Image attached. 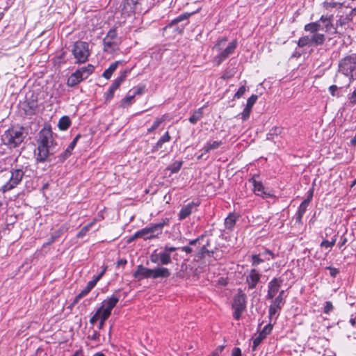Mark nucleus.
Here are the masks:
<instances>
[{
    "label": "nucleus",
    "instance_id": "nucleus-1",
    "mask_svg": "<svg viewBox=\"0 0 356 356\" xmlns=\"http://www.w3.org/2000/svg\"><path fill=\"white\" fill-rule=\"evenodd\" d=\"M59 149L56 142L54 141L50 130H42L38 140L36 155L37 162L43 163L47 161L49 155L55 154Z\"/></svg>",
    "mask_w": 356,
    "mask_h": 356
},
{
    "label": "nucleus",
    "instance_id": "nucleus-2",
    "mask_svg": "<svg viewBox=\"0 0 356 356\" xmlns=\"http://www.w3.org/2000/svg\"><path fill=\"white\" fill-rule=\"evenodd\" d=\"M169 225V218H162L156 223L150 224L149 226L138 230L129 240V242H131L138 238H142L145 241L158 238L163 233V227L165 226H168Z\"/></svg>",
    "mask_w": 356,
    "mask_h": 356
},
{
    "label": "nucleus",
    "instance_id": "nucleus-3",
    "mask_svg": "<svg viewBox=\"0 0 356 356\" xmlns=\"http://www.w3.org/2000/svg\"><path fill=\"white\" fill-rule=\"evenodd\" d=\"M333 15H321L318 21L308 23L305 25L304 30L310 33H318L321 30L325 32L336 34L337 33V28L332 24Z\"/></svg>",
    "mask_w": 356,
    "mask_h": 356
},
{
    "label": "nucleus",
    "instance_id": "nucleus-4",
    "mask_svg": "<svg viewBox=\"0 0 356 356\" xmlns=\"http://www.w3.org/2000/svg\"><path fill=\"white\" fill-rule=\"evenodd\" d=\"M338 72L341 73L348 80L346 87H349L354 81V74L356 72V54L348 55L341 58L338 65Z\"/></svg>",
    "mask_w": 356,
    "mask_h": 356
},
{
    "label": "nucleus",
    "instance_id": "nucleus-5",
    "mask_svg": "<svg viewBox=\"0 0 356 356\" xmlns=\"http://www.w3.org/2000/svg\"><path fill=\"white\" fill-rule=\"evenodd\" d=\"M25 138L22 127H11L1 135V141L9 149H14L20 145Z\"/></svg>",
    "mask_w": 356,
    "mask_h": 356
},
{
    "label": "nucleus",
    "instance_id": "nucleus-6",
    "mask_svg": "<svg viewBox=\"0 0 356 356\" xmlns=\"http://www.w3.org/2000/svg\"><path fill=\"white\" fill-rule=\"evenodd\" d=\"M75 64H83L88 61L90 55L89 44L86 42L78 40L72 46L70 50Z\"/></svg>",
    "mask_w": 356,
    "mask_h": 356
},
{
    "label": "nucleus",
    "instance_id": "nucleus-7",
    "mask_svg": "<svg viewBox=\"0 0 356 356\" xmlns=\"http://www.w3.org/2000/svg\"><path fill=\"white\" fill-rule=\"evenodd\" d=\"M227 38L224 37L218 40L213 47V49L220 51L219 54L215 57V60L218 65H220L222 61L231 56L234 52L237 47V40H234L230 42L224 49H222V46L227 42Z\"/></svg>",
    "mask_w": 356,
    "mask_h": 356
},
{
    "label": "nucleus",
    "instance_id": "nucleus-8",
    "mask_svg": "<svg viewBox=\"0 0 356 356\" xmlns=\"http://www.w3.org/2000/svg\"><path fill=\"white\" fill-rule=\"evenodd\" d=\"M95 67L92 65L88 64L86 66L77 69L72 73L67 81L69 87H74L82 81L86 79L94 72Z\"/></svg>",
    "mask_w": 356,
    "mask_h": 356
},
{
    "label": "nucleus",
    "instance_id": "nucleus-9",
    "mask_svg": "<svg viewBox=\"0 0 356 356\" xmlns=\"http://www.w3.org/2000/svg\"><path fill=\"white\" fill-rule=\"evenodd\" d=\"M247 296L245 293L241 289L238 290V293L234 296L232 303V308L234 309L233 317L236 320H239L242 313L246 308Z\"/></svg>",
    "mask_w": 356,
    "mask_h": 356
},
{
    "label": "nucleus",
    "instance_id": "nucleus-10",
    "mask_svg": "<svg viewBox=\"0 0 356 356\" xmlns=\"http://www.w3.org/2000/svg\"><path fill=\"white\" fill-rule=\"evenodd\" d=\"M259 175H254L249 179L248 181L253 186L252 191L255 195L262 197L263 199L272 198L275 197L272 190L266 188L261 181L257 180Z\"/></svg>",
    "mask_w": 356,
    "mask_h": 356
},
{
    "label": "nucleus",
    "instance_id": "nucleus-11",
    "mask_svg": "<svg viewBox=\"0 0 356 356\" xmlns=\"http://www.w3.org/2000/svg\"><path fill=\"white\" fill-rule=\"evenodd\" d=\"M24 173L25 172L22 169H11L10 177L9 180L2 186L1 191L4 193L15 188L21 183Z\"/></svg>",
    "mask_w": 356,
    "mask_h": 356
},
{
    "label": "nucleus",
    "instance_id": "nucleus-12",
    "mask_svg": "<svg viewBox=\"0 0 356 356\" xmlns=\"http://www.w3.org/2000/svg\"><path fill=\"white\" fill-rule=\"evenodd\" d=\"M104 51L108 54H113L118 49L120 41L115 29L109 30L103 40Z\"/></svg>",
    "mask_w": 356,
    "mask_h": 356
},
{
    "label": "nucleus",
    "instance_id": "nucleus-13",
    "mask_svg": "<svg viewBox=\"0 0 356 356\" xmlns=\"http://www.w3.org/2000/svg\"><path fill=\"white\" fill-rule=\"evenodd\" d=\"M284 294V291H281L279 293V295L273 300L272 304L270 305L268 309V318L270 321H272L275 315H277L275 318V320H277L280 314V312L285 303Z\"/></svg>",
    "mask_w": 356,
    "mask_h": 356
},
{
    "label": "nucleus",
    "instance_id": "nucleus-14",
    "mask_svg": "<svg viewBox=\"0 0 356 356\" xmlns=\"http://www.w3.org/2000/svg\"><path fill=\"white\" fill-rule=\"evenodd\" d=\"M120 300V297L116 294H113L111 297L105 299L102 302V306L97 309L103 313V316H111L112 309L116 306Z\"/></svg>",
    "mask_w": 356,
    "mask_h": 356
},
{
    "label": "nucleus",
    "instance_id": "nucleus-15",
    "mask_svg": "<svg viewBox=\"0 0 356 356\" xmlns=\"http://www.w3.org/2000/svg\"><path fill=\"white\" fill-rule=\"evenodd\" d=\"M177 249L179 248L165 245L161 250L159 252L161 265L165 266L170 264L172 262L171 254Z\"/></svg>",
    "mask_w": 356,
    "mask_h": 356
},
{
    "label": "nucleus",
    "instance_id": "nucleus-16",
    "mask_svg": "<svg viewBox=\"0 0 356 356\" xmlns=\"http://www.w3.org/2000/svg\"><path fill=\"white\" fill-rule=\"evenodd\" d=\"M260 278L261 274L255 268L251 269L245 278V282L248 285V289L252 290L256 288L257 284L260 281Z\"/></svg>",
    "mask_w": 356,
    "mask_h": 356
},
{
    "label": "nucleus",
    "instance_id": "nucleus-17",
    "mask_svg": "<svg viewBox=\"0 0 356 356\" xmlns=\"http://www.w3.org/2000/svg\"><path fill=\"white\" fill-rule=\"evenodd\" d=\"M275 257V254L270 250L266 249L264 252H263L260 254H252L251 258V264L253 266H257L259 264L264 261V260H270L271 259H274Z\"/></svg>",
    "mask_w": 356,
    "mask_h": 356
},
{
    "label": "nucleus",
    "instance_id": "nucleus-18",
    "mask_svg": "<svg viewBox=\"0 0 356 356\" xmlns=\"http://www.w3.org/2000/svg\"><path fill=\"white\" fill-rule=\"evenodd\" d=\"M282 283V280L276 277H274L271 281H270L268 284L267 299L273 300L274 298L276 293L278 292Z\"/></svg>",
    "mask_w": 356,
    "mask_h": 356
},
{
    "label": "nucleus",
    "instance_id": "nucleus-19",
    "mask_svg": "<svg viewBox=\"0 0 356 356\" xmlns=\"http://www.w3.org/2000/svg\"><path fill=\"white\" fill-rule=\"evenodd\" d=\"M200 202H191L188 203L187 204L182 207L181 210L179 211V213L178 214L179 219L180 220H183L185 218H186L188 216H189L192 212L197 209V207H199Z\"/></svg>",
    "mask_w": 356,
    "mask_h": 356
},
{
    "label": "nucleus",
    "instance_id": "nucleus-20",
    "mask_svg": "<svg viewBox=\"0 0 356 356\" xmlns=\"http://www.w3.org/2000/svg\"><path fill=\"white\" fill-rule=\"evenodd\" d=\"M152 269L146 268L143 265H138L136 267V271L133 273V277L138 281L144 279L151 278Z\"/></svg>",
    "mask_w": 356,
    "mask_h": 356
},
{
    "label": "nucleus",
    "instance_id": "nucleus-21",
    "mask_svg": "<svg viewBox=\"0 0 356 356\" xmlns=\"http://www.w3.org/2000/svg\"><path fill=\"white\" fill-rule=\"evenodd\" d=\"M151 273V278L154 280L159 278L166 279L171 275L170 270L163 266H157L152 269Z\"/></svg>",
    "mask_w": 356,
    "mask_h": 356
},
{
    "label": "nucleus",
    "instance_id": "nucleus-22",
    "mask_svg": "<svg viewBox=\"0 0 356 356\" xmlns=\"http://www.w3.org/2000/svg\"><path fill=\"white\" fill-rule=\"evenodd\" d=\"M309 204H308V201H302L300 206L298 208V210L294 216V219L296 222L299 224H302V217L306 212L307 207H309Z\"/></svg>",
    "mask_w": 356,
    "mask_h": 356
},
{
    "label": "nucleus",
    "instance_id": "nucleus-23",
    "mask_svg": "<svg viewBox=\"0 0 356 356\" xmlns=\"http://www.w3.org/2000/svg\"><path fill=\"white\" fill-rule=\"evenodd\" d=\"M190 16V14L188 13H183L178 17H177L175 19L171 21V22L168 25L167 27H172L173 26L179 24L180 22H185V23L182 24L180 27V31H181L185 25L188 24V18Z\"/></svg>",
    "mask_w": 356,
    "mask_h": 356
},
{
    "label": "nucleus",
    "instance_id": "nucleus-24",
    "mask_svg": "<svg viewBox=\"0 0 356 356\" xmlns=\"http://www.w3.org/2000/svg\"><path fill=\"white\" fill-rule=\"evenodd\" d=\"M97 283L93 279L89 281L86 286L76 296L74 302H78L82 298L86 296L95 287Z\"/></svg>",
    "mask_w": 356,
    "mask_h": 356
},
{
    "label": "nucleus",
    "instance_id": "nucleus-25",
    "mask_svg": "<svg viewBox=\"0 0 356 356\" xmlns=\"http://www.w3.org/2000/svg\"><path fill=\"white\" fill-rule=\"evenodd\" d=\"M309 35L310 45L312 46H320L322 45L325 41V36L323 33H312Z\"/></svg>",
    "mask_w": 356,
    "mask_h": 356
},
{
    "label": "nucleus",
    "instance_id": "nucleus-26",
    "mask_svg": "<svg viewBox=\"0 0 356 356\" xmlns=\"http://www.w3.org/2000/svg\"><path fill=\"white\" fill-rule=\"evenodd\" d=\"M38 108V102L36 99L26 100L24 110L26 115H31L35 113Z\"/></svg>",
    "mask_w": 356,
    "mask_h": 356
},
{
    "label": "nucleus",
    "instance_id": "nucleus-27",
    "mask_svg": "<svg viewBox=\"0 0 356 356\" xmlns=\"http://www.w3.org/2000/svg\"><path fill=\"white\" fill-rule=\"evenodd\" d=\"M171 139V137L168 133V131H166L157 141V143L152 147V152H155L158 151L159 149H161L163 146V145L165 143L169 142Z\"/></svg>",
    "mask_w": 356,
    "mask_h": 356
},
{
    "label": "nucleus",
    "instance_id": "nucleus-28",
    "mask_svg": "<svg viewBox=\"0 0 356 356\" xmlns=\"http://www.w3.org/2000/svg\"><path fill=\"white\" fill-rule=\"evenodd\" d=\"M122 61L121 60H117L114 63H112L110 66L104 72L102 76L105 78L106 79H109L113 72L117 70L118 65L121 64Z\"/></svg>",
    "mask_w": 356,
    "mask_h": 356
},
{
    "label": "nucleus",
    "instance_id": "nucleus-29",
    "mask_svg": "<svg viewBox=\"0 0 356 356\" xmlns=\"http://www.w3.org/2000/svg\"><path fill=\"white\" fill-rule=\"evenodd\" d=\"M238 216L235 213H229L228 216L225 219V227L226 229L232 230Z\"/></svg>",
    "mask_w": 356,
    "mask_h": 356
},
{
    "label": "nucleus",
    "instance_id": "nucleus-30",
    "mask_svg": "<svg viewBox=\"0 0 356 356\" xmlns=\"http://www.w3.org/2000/svg\"><path fill=\"white\" fill-rule=\"evenodd\" d=\"M222 144V141H208L202 147V151L208 153L211 150L218 149Z\"/></svg>",
    "mask_w": 356,
    "mask_h": 356
},
{
    "label": "nucleus",
    "instance_id": "nucleus-31",
    "mask_svg": "<svg viewBox=\"0 0 356 356\" xmlns=\"http://www.w3.org/2000/svg\"><path fill=\"white\" fill-rule=\"evenodd\" d=\"M119 87H120V86L113 81V82L110 86L107 92L104 94L105 100L106 102H109L113 99L115 90Z\"/></svg>",
    "mask_w": 356,
    "mask_h": 356
},
{
    "label": "nucleus",
    "instance_id": "nucleus-32",
    "mask_svg": "<svg viewBox=\"0 0 356 356\" xmlns=\"http://www.w3.org/2000/svg\"><path fill=\"white\" fill-rule=\"evenodd\" d=\"M334 81L336 83H337L339 84V86H337V85H332V86H330L329 87V92H330V94L332 96H339L338 94L336 93L337 90L339 88H343V87H346V85L343 86L341 84V82L340 81V77L339 76L338 74L336 75Z\"/></svg>",
    "mask_w": 356,
    "mask_h": 356
},
{
    "label": "nucleus",
    "instance_id": "nucleus-33",
    "mask_svg": "<svg viewBox=\"0 0 356 356\" xmlns=\"http://www.w3.org/2000/svg\"><path fill=\"white\" fill-rule=\"evenodd\" d=\"M203 116V107L199 108L197 110L194 111L189 118V122L191 124H196L199 120Z\"/></svg>",
    "mask_w": 356,
    "mask_h": 356
},
{
    "label": "nucleus",
    "instance_id": "nucleus-34",
    "mask_svg": "<svg viewBox=\"0 0 356 356\" xmlns=\"http://www.w3.org/2000/svg\"><path fill=\"white\" fill-rule=\"evenodd\" d=\"M71 124L70 119L68 116L64 115L58 121V128L60 130L65 131L67 130Z\"/></svg>",
    "mask_w": 356,
    "mask_h": 356
},
{
    "label": "nucleus",
    "instance_id": "nucleus-35",
    "mask_svg": "<svg viewBox=\"0 0 356 356\" xmlns=\"http://www.w3.org/2000/svg\"><path fill=\"white\" fill-rule=\"evenodd\" d=\"M183 164V161H176L170 165L167 170H170L172 174L177 173L179 171Z\"/></svg>",
    "mask_w": 356,
    "mask_h": 356
},
{
    "label": "nucleus",
    "instance_id": "nucleus-36",
    "mask_svg": "<svg viewBox=\"0 0 356 356\" xmlns=\"http://www.w3.org/2000/svg\"><path fill=\"white\" fill-rule=\"evenodd\" d=\"M131 72L130 68H126L125 70L120 72V74L118 77H117L114 81L118 83L119 86L122 84V83L126 79L127 74Z\"/></svg>",
    "mask_w": 356,
    "mask_h": 356
},
{
    "label": "nucleus",
    "instance_id": "nucleus-37",
    "mask_svg": "<svg viewBox=\"0 0 356 356\" xmlns=\"http://www.w3.org/2000/svg\"><path fill=\"white\" fill-rule=\"evenodd\" d=\"M95 221L93 220L92 222L83 227L77 233L76 237L79 238H83L95 224Z\"/></svg>",
    "mask_w": 356,
    "mask_h": 356
},
{
    "label": "nucleus",
    "instance_id": "nucleus-38",
    "mask_svg": "<svg viewBox=\"0 0 356 356\" xmlns=\"http://www.w3.org/2000/svg\"><path fill=\"white\" fill-rule=\"evenodd\" d=\"M298 46L299 47H304L306 46L311 47L309 35H305L300 38L298 41Z\"/></svg>",
    "mask_w": 356,
    "mask_h": 356
},
{
    "label": "nucleus",
    "instance_id": "nucleus-39",
    "mask_svg": "<svg viewBox=\"0 0 356 356\" xmlns=\"http://www.w3.org/2000/svg\"><path fill=\"white\" fill-rule=\"evenodd\" d=\"M68 229V225L67 224L63 225L58 230L55 231L52 235L56 239L61 236V235L67 232Z\"/></svg>",
    "mask_w": 356,
    "mask_h": 356
},
{
    "label": "nucleus",
    "instance_id": "nucleus-40",
    "mask_svg": "<svg viewBox=\"0 0 356 356\" xmlns=\"http://www.w3.org/2000/svg\"><path fill=\"white\" fill-rule=\"evenodd\" d=\"M149 259L152 263L161 265V261L159 259V253L157 252V250H154L150 256Z\"/></svg>",
    "mask_w": 356,
    "mask_h": 356
},
{
    "label": "nucleus",
    "instance_id": "nucleus-41",
    "mask_svg": "<svg viewBox=\"0 0 356 356\" xmlns=\"http://www.w3.org/2000/svg\"><path fill=\"white\" fill-rule=\"evenodd\" d=\"M163 119H162V118L156 119V120L154 122L152 125L147 129V132L150 133V132H152L153 131L156 130L160 126V124L163 122Z\"/></svg>",
    "mask_w": 356,
    "mask_h": 356
},
{
    "label": "nucleus",
    "instance_id": "nucleus-42",
    "mask_svg": "<svg viewBox=\"0 0 356 356\" xmlns=\"http://www.w3.org/2000/svg\"><path fill=\"white\" fill-rule=\"evenodd\" d=\"M269 323L265 325L263 328V330L259 332L260 334H263L264 337H266L268 334H269L272 330H273V325L271 324V321L269 320Z\"/></svg>",
    "mask_w": 356,
    "mask_h": 356
},
{
    "label": "nucleus",
    "instance_id": "nucleus-43",
    "mask_svg": "<svg viewBox=\"0 0 356 356\" xmlns=\"http://www.w3.org/2000/svg\"><path fill=\"white\" fill-rule=\"evenodd\" d=\"M258 99V96L257 95H252L248 99L246 102L245 106L252 108L253 105L255 104Z\"/></svg>",
    "mask_w": 356,
    "mask_h": 356
},
{
    "label": "nucleus",
    "instance_id": "nucleus-44",
    "mask_svg": "<svg viewBox=\"0 0 356 356\" xmlns=\"http://www.w3.org/2000/svg\"><path fill=\"white\" fill-rule=\"evenodd\" d=\"M251 111L252 108H248L247 106L244 108L242 113H240V115L241 116V119L243 121H245L249 118Z\"/></svg>",
    "mask_w": 356,
    "mask_h": 356
},
{
    "label": "nucleus",
    "instance_id": "nucleus-45",
    "mask_svg": "<svg viewBox=\"0 0 356 356\" xmlns=\"http://www.w3.org/2000/svg\"><path fill=\"white\" fill-rule=\"evenodd\" d=\"M246 91V88L245 86H241L238 90H237V92L234 94V99H239L241 98L243 94Z\"/></svg>",
    "mask_w": 356,
    "mask_h": 356
},
{
    "label": "nucleus",
    "instance_id": "nucleus-46",
    "mask_svg": "<svg viewBox=\"0 0 356 356\" xmlns=\"http://www.w3.org/2000/svg\"><path fill=\"white\" fill-rule=\"evenodd\" d=\"M110 316L108 315H106V316H103V313H101L100 312V314H99V325H98V328L99 330L102 329L104 325V323L105 321L109 318Z\"/></svg>",
    "mask_w": 356,
    "mask_h": 356
},
{
    "label": "nucleus",
    "instance_id": "nucleus-47",
    "mask_svg": "<svg viewBox=\"0 0 356 356\" xmlns=\"http://www.w3.org/2000/svg\"><path fill=\"white\" fill-rule=\"evenodd\" d=\"M266 338L263 334H259L258 337H257L253 340V349H255V348L259 346V344L261 342L262 340H264Z\"/></svg>",
    "mask_w": 356,
    "mask_h": 356
},
{
    "label": "nucleus",
    "instance_id": "nucleus-48",
    "mask_svg": "<svg viewBox=\"0 0 356 356\" xmlns=\"http://www.w3.org/2000/svg\"><path fill=\"white\" fill-rule=\"evenodd\" d=\"M134 95H128L122 99V104L123 105L130 104L134 98Z\"/></svg>",
    "mask_w": 356,
    "mask_h": 356
},
{
    "label": "nucleus",
    "instance_id": "nucleus-49",
    "mask_svg": "<svg viewBox=\"0 0 356 356\" xmlns=\"http://www.w3.org/2000/svg\"><path fill=\"white\" fill-rule=\"evenodd\" d=\"M333 309V305L330 301L325 302L324 308H323V312L325 314H329L331 311Z\"/></svg>",
    "mask_w": 356,
    "mask_h": 356
},
{
    "label": "nucleus",
    "instance_id": "nucleus-50",
    "mask_svg": "<svg viewBox=\"0 0 356 356\" xmlns=\"http://www.w3.org/2000/svg\"><path fill=\"white\" fill-rule=\"evenodd\" d=\"M99 314H100V311H99L98 309L96 311V312L91 316L90 319V324L92 325H95V323L99 320Z\"/></svg>",
    "mask_w": 356,
    "mask_h": 356
},
{
    "label": "nucleus",
    "instance_id": "nucleus-51",
    "mask_svg": "<svg viewBox=\"0 0 356 356\" xmlns=\"http://www.w3.org/2000/svg\"><path fill=\"white\" fill-rule=\"evenodd\" d=\"M349 19H350L348 17H343L341 16L338 20H337L336 26H342L343 25L346 24L349 21Z\"/></svg>",
    "mask_w": 356,
    "mask_h": 356
},
{
    "label": "nucleus",
    "instance_id": "nucleus-52",
    "mask_svg": "<svg viewBox=\"0 0 356 356\" xmlns=\"http://www.w3.org/2000/svg\"><path fill=\"white\" fill-rule=\"evenodd\" d=\"M349 103L352 105L356 104V88L354 91L348 95Z\"/></svg>",
    "mask_w": 356,
    "mask_h": 356
},
{
    "label": "nucleus",
    "instance_id": "nucleus-53",
    "mask_svg": "<svg viewBox=\"0 0 356 356\" xmlns=\"http://www.w3.org/2000/svg\"><path fill=\"white\" fill-rule=\"evenodd\" d=\"M338 5V3L333 1H325L323 3V6L328 9L329 8H335Z\"/></svg>",
    "mask_w": 356,
    "mask_h": 356
},
{
    "label": "nucleus",
    "instance_id": "nucleus-54",
    "mask_svg": "<svg viewBox=\"0 0 356 356\" xmlns=\"http://www.w3.org/2000/svg\"><path fill=\"white\" fill-rule=\"evenodd\" d=\"M227 278L223 277H220L217 281V285L220 286H225L227 284Z\"/></svg>",
    "mask_w": 356,
    "mask_h": 356
},
{
    "label": "nucleus",
    "instance_id": "nucleus-55",
    "mask_svg": "<svg viewBox=\"0 0 356 356\" xmlns=\"http://www.w3.org/2000/svg\"><path fill=\"white\" fill-rule=\"evenodd\" d=\"M347 241H348V239H347L346 236L344 234L341 236L340 241L338 243L339 248H342L343 247H344L346 243H347Z\"/></svg>",
    "mask_w": 356,
    "mask_h": 356
},
{
    "label": "nucleus",
    "instance_id": "nucleus-56",
    "mask_svg": "<svg viewBox=\"0 0 356 356\" xmlns=\"http://www.w3.org/2000/svg\"><path fill=\"white\" fill-rule=\"evenodd\" d=\"M67 150H65L58 156V161L61 163L64 162L71 154H67Z\"/></svg>",
    "mask_w": 356,
    "mask_h": 356
},
{
    "label": "nucleus",
    "instance_id": "nucleus-57",
    "mask_svg": "<svg viewBox=\"0 0 356 356\" xmlns=\"http://www.w3.org/2000/svg\"><path fill=\"white\" fill-rule=\"evenodd\" d=\"M145 87L144 86H138L136 88H134L133 89V94L134 95V97L137 95H140L144 92Z\"/></svg>",
    "mask_w": 356,
    "mask_h": 356
},
{
    "label": "nucleus",
    "instance_id": "nucleus-58",
    "mask_svg": "<svg viewBox=\"0 0 356 356\" xmlns=\"http://www.w3.org/2000/svg\"><path fill=\"white\" fill-rule=\"evenodd\" d=\"M330 270V274L332 277H335L339 273V270L338 268L329 266L327 268Z\"/></svg>",
    "mask_w": 356,
    "mask_h": 356
},
{
    "label": "nucleus",
    "instance_id": "nucleus-59",
    "mask_svg": "<svg viewBox=\"0 0 356 356\" xmlns=\"http://www.w3.org/2000/svg\"><path fill=\"white\" fill-rule=\"evenodd\" d=\"M223 345L218 346L212 353V356H219V354L224 350Z\"/></svg>",
    "mask_w": 356,
    "mask_h": 356
},
{
    "label": "nucleus",
    "instance_id": "nucleus-60",
    "mask_svg": "<svg viewBox=\"0 0 356 356\" xmlns=\"http://www.w3.org/2000/svg\"><path fill=\"white\" fill-rule=\"evenodd\" d=\"M204 235H201L197 238L189 240L188 243L190 245H195L200 241L202 240Z\"/></svg>",
    "mask_w": 356,
    "mask_h": 356
},
{
    "label": "nucleus",
    "instance_id": "nucleus-61",
    "mask_svg": "<svg viewBox=\"0 0 356 356\" xmlns=\"http://www.w3.org/2000/svg\"><path fill=\"white\" fill-rule=\"evenodd\" d=\"M321 247L322 248H332V245H331V243L330 241H329L327 239H323L322 241V242L321 243Z\"/></svg>",
    "mask_w": 356,
    "mask_h": 356
},
{
    "label": "nucleus",
    "instance_id": "nucleus-62",
    "mask_svg": "<svg viewBox=\"0 0 356 356\" xmlns=\"http://www.w3.org/2000/svg\"><path fill=\"white\" fill-rule=\"evenodd\" d=\"M100 334L97 331H94L92 334L89 336V338L93 341H98L99 339Z\"/></svg>",
    "mask_w": 356,
    "mask_h": 356
},
{
    "label": "nucleus",
    "instance_id": "nucleus-63",
    "mask_svg": "<svg viewBox=\"0 0 356 356\" xmlns=\"http://www.w3.org/2000/svg\"><path fill=\"white\" fill-rule=\"evenodd\" d=\"M232 356H241V350L239 348H234L232 353Z\"/></svg>",
    "mask_w": 356,
    "mask_h": 356
},
{
    "label": "nucleus",
    "instance_id": "nucleus-64",
    "mask_svg": "<svg viewBox=\"0 0 356 356\" xmlns=\"http://www.w3.org/2000/svg\"><path fill=\"white\" fill-rule=\"evenodd\" d=\"M180 249L188 254L193 252V249L190 246H183Z\"/></svg>",
    "mask_w": 356,
    "mask_h": 356
}]
</instances>
